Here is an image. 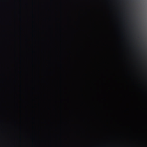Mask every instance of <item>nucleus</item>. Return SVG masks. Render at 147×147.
Masks as SVG:
<instances>
[{
  "label": "nucleus",
  "mask_w": 147,
  "mask_h": 147,
  "mask_svg": "<svg viewBox=\"0 0 147 147\" xmlns=\"http://www.w3.org/2000/svg\"><path fill=\"white\" fill-rule=\"evenodd\" d=\"M129 140H131L132 139V138H131V137H129Z\"/></svg>",
  "instance_id": "f257e3e1"
}]
</instances>
